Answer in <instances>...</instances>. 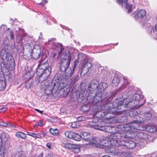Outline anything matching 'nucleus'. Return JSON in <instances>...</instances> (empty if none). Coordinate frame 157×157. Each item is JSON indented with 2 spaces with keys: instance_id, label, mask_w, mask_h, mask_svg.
<instances>
[{
  "instance_id": "f257e3e1",
  "label": "nucleus",
  "mask_w": 157,
  "mask_h": 157,
  "mask_svg": "<svg viewBox=\"0 0 157 157\" xmlns=\"http://www.w3.org/2000/svg\"><path fill=\"white\" fill-rule=\"evenodd\" d=\"M98 139L96 138V139L93 138H90L89 141H88V144H90L94 146L99 147L100 148L105 149L106 152H110L113 154L114 155H117L119 154V155H121V152H115L114 148L112 147H110L109 145V142L108 140L103 139L101 142L99 144V141Z\"/></svg>"
},
{
  "instance_id": "f03ea898",
  "label": "nucleus",
  "mask_w": 157,
  "mask_h": 157,
  "mask_svg": "<svg viewBox=\"0 0 157 157\" xmlns=\"http://www.w3.org/2000/svg\"><path fill=\"white\" fill-rule=\"evenodd\" d=\"M144 122L141 120H136L132 121L129 123L119 126L123 131L136 132L135 130H143L146 129L144 126L138 124H143Z\"/></svg>"
},
{
  "instance_id": "7ed1b4c3",
  "label": "nucleus",
  "mask_w": 157,
  "mask_h": 157,
  "mask_svg": "<svg viewBox=\"0 0 157 157\" xmlns=\"http://www.w3.org/2000/svg\"><path fill=\"white\" fill-rule=\"evenodd\" d=\"M99 88V82L96 80H92L88 85L86 91L88 94V100L90 102H93L95 101L96 93L95 91Z\"/></svg>"
},
{
  "instance_id": "20e7f679",
  "label": "nucleus",
  "mask_w": 157,
  "mask_h": 157,
  "mask_svg": "<svg viewBox=\"0 0 157 157\" xmlns=\"http://www.w3.org/2000/svg\"><path fill=\"white\" fill-rule=\"evenodd\" d=\"M117 90H115L113 92H110L105 93L103 96L100 97L99 99L96 98L95 101L93 102H91L93 104L97 103L98 102L101 101L102 105L101 106H107L108 105H111V101L113 99V97L118 92Z\"/></svg>"
},
{
  "instance_id": "39448f33",
  "label": "nucleus",
  "mask_w": 157,
  "mask_h": 157,
  "mask_svg": "<svg viewBox=\"0 0 157 157\" xmlns=\"http://www.w3.org/2000/svg\"><path fill=\"white\" fill-rule=\"evenodd\" d=\"M127 136L125 133L122 132L121 133H115L111 136L109 140L110 147L113 148L114 146L118 147L119 146V141L121 139L125 138Z\"/></svg>"
},
{
  "instance_id": "423d86ee",
  "label": "nucleus",
  "mask_w": 157,
  "mask_h": 157,
  "mask_svg": "<svg viewBox=\"0 0 157 157\" xmlns=\"http://www.w3.org/2000/svg\"><path fill=\"white\" fill-rule=\"evenodd\" d=\"M44 85L45 86L44 93L47 95L50 94L53 95L54 93H56L58 90H60V88L58 87V85H55L52 83L51 81H47L44 82Z\"/></svg>"
},
{
  "instance_id": "0eeeda50",
  "label": "nucleus",
  "mask_w": 157,
  "mask_h": 157,
  "mask_svg": "<svg viewBox=\"0 0 157 157\" xmlns=\"http://www.w3.org/2000/svg\"><path fill=\"white\" fill-rule=\"evenodd\" d=\"M39 64L37 66L36 71L39 75H40L42 72H45L49 68L50 69V73H51L52 68L50 66H49V64L46 59L42 57L41 59L38 62Z\"/></svg>"
},
{
  "instance_id": "6e6552de",
  "label": "nucleus",
  "mask_w": 157,
  "mask_h": 157,
  "mask_svg": "<svg viewBox=\"0 0 157 157\" xmlns=\"http://www.w3.org/2000/svg\"><path fill=\"white\" fill-rule=\"evenodd\" d=\"M112 106H100V110L98 111H101L102 110H105L104 113L105 115H106L108 113H112L115 115H119L121 114V112L124 111V110H119V109L117 108V107H114L113 105V102L112 103Z\"/></svg>"
},
{
  "instance_id": "1a4fd4ad",
  "label": "nucleus",
  "mask_w": 157,
  "mask_h": 157,
  "mask_svg": "<svg viewBox=\"0 0 157 157\" xmlns=\"http://www.w3.org/2000/svg\"><path fill=\"white\" fill-rule=\"evenodd\" d=\"M28 52L30 54L32 59H39L41 56V49L40 46L38 45H35L33 49L29 48Z\"/></svg>"
},
{
  "instance_id": "9d476101",
  "label": "nucleus",
  "mask_w": 157,
  "mask_h": 157,
  "mask_svg": "<svg viewBox=\"0 0 157 157\" xmlns=\"http://www.w3.org/2000/svg\"><path fill=\"white\" fill-rule=\"evenodd\" d=\"M70 56H68V60L60 59L59 62L57 64V66L59 68L60 71L65 72L69 69L71 62Z\"/></svg>"
},
{
  "instance_id": "9b49d317",
  "label": "nucleus",
  "mask_w": 157,
  "mask_h": 157,
  "mask_svg": "<svg viewBox=\"0 0 157 157\" xmlns=\"http://www.w3.org/2000/svg\"><path fill=\"white\" fill-rule=\"evenodd\" d=\"M144 130H137V131H136L137 132V134L135 136L136 138H138V140H137V142L139 145H143V143L144 141L148 139L149 137H151L150 136L143 131Z\"/></svg>"
},
{
  "instance_id": "f8f14e48",
  "label": "nucleus",
  "mask_w": 157,
  "mask_h": 157,
  "mask_svg": "<svg viewBox=\"0 0 157 157\" xmlns=\"http://www.w3.org/2000/svg\"><path fill=\"white\" fill-rule=\"evenodd\" d=\"M137 143L138 142H135L132 141L121 140L119 141L118 147L119 149L126 148L130 149L135 147L136 145H139Z\"/></svg>"
},
{
  "instance_id": "ddd939ff",
  "label": "nucleus",
  "mask_w": 157,
  "mask_h": 157,
  "mask_svg": "<svg viewBox=\"0 0 157 157\" xmlns=\"http://www.w3.org/2000/svg\"><path fill=\"white\" fill-rule=\"evenodd\" d=\"M72 75H71L70 73L67 72L63 75L60 80L61 82L60 90L66 87L68 84L70 77Z\"/></svg>"
},
{
  "instance_id": "4468645a",
  "label": "nucleus",
  "mask_w": 157,
  "mask_h": 157,
  "mask_svg": "<svg viewBox=\"0 0 157 157\" xmlns=\"http://www.w3.org/2000/svg\"><path fill=\"white\" fill-rule=\"evenodd\" d=\"M135 18L136 20H138L142 23L144 22V19L146 15V12L145 10H138L135 12Z\"/></svg>"
},
{
  "instance_id": "2eb2a0df",
  "label": "nucleus",
  "mask_w": 157,
  "mask_h": 157,
  "mask_svg": "<svg viewBox=\"0 0 157 157\" xmlns=\"http://www.w3.org/2000/svg\"><path fill=\"white\" fill-rule=\"evenodd\" d=\"M50 69H49L44 72L40 73L41 74L39 75L37 73V71H36V74L38 78V82L39 83H42L44 81H45L51 74L50 73Z\"/></svg>"
},
{
  "instance_id": "dca6fc26",
  "label": "nucleus",
  "mask_w": 157,
  "mask_h": 157,
  "mask_svg": "<svg viewBox=\"0 0 157 157\" xmlns=\"http://www.w3.org/2000/svg\"><path fill=\"white\" fill-rule=\"evenodd\" d=\"M128 104V102L126 100L124 99L122 101H118L117 100H115L113 101V105L114 107H117L119 110H122L121 107H125Z\"/></svg>"
},
{
  "instance_id": "f3484780",
  "label": "nucleus",
  "mask_w": 157,
  "mask_h": 157,
  "mask_svg": "<svg viewBox=\"0 0 157 157\" xmlns=\"http://www.w3.org/2000/svg\"><path fill=\"white\" fill-rule=\"evenodd\" d=\"M108 85L107 83L102 82L99 85V88L96 93V98H98L99 99L102 96L104 93V90L108 87Z\"/></svg>"
},
{
  "instance_id": "a211bd4d",
  "label": "nucleus",
  "mask_w": 157,
  "mask_h": 157,
  "mask_svg": "<svg viewBox=\"0 0 157 157\" xmlns=\"http://www.w3.org/2000/svg\"><path fill=\"white\" fill-rule=\"evenodd\" d=\"M144 96L143 95H140L138 94H135L132 97V101H135L136 102V105L141 103L139 105L141 106H142L144 103L141 104L142 102L144 101V103L146 101L143 99Z\"/></svg>"
},
{
  "instance_id": "6ab92c4d",
  "label": "nucleus",
  "mask_w": 157,
  "mask_h": 157,
  "mask_svg": "<svg viewBox=\"0 0 157 157\" xmlns=\"http://www.w3.org/2000/svg\"><path fill=\"white\" fill-rule=\"evenodd\" d=\"M59 46L60 48V53H61V57L60 59H66L68 60V56L69 55H70L71 60V58L73 57V53L71 52H70L69 51H68V54L67 55V53L65 52H62V48H62L63 45L62 44L58 43Z\"/></svg>"
},
{
  "instance_id": "aec40b11",
  "label": "nucleus",
  "mask_w": 157,
  "mask_h": 157,
  "mask_svg": "<svg viewBox=\"0 0 157 157\" xmlns=\"http://www.w3.org/2000/svg\"><path fill=\"white\" fill-rule=\"evenodd\" d=\"M62 145L64 147L69 149V150H72L77 153L79 151V146L77 145L71 144L69 142L66 143H63L62 144Z\"/></svg>"
},
{
  "instance_id": "412c9836",
  "label": "nucleus",
  "mask_w": 157,
  "mask_h": 157,
  "mask_svg": "<svg viewBox=\"0 0 157 157\" xmlns=\"http://www.w3.org/2000/svg\"><path fill=\"white\" fill-rule=\"evenodd\" d=\"M101 120L100 119L97 122H93L91 124L93 127L95 129L102 131V128L106 125L105 123L104 122H101Z\"/></svg>"
},
{
  "instance_id": "4be33fe9",
  "label": "nucleus",
  "mask_w": 157,
  "mask_h": 157,
  "mask_svg": "<svg viewBox=\"0 0 157 157\" xmlns=\"http://www.w3.org/2000/svg\"><path fill=\"white\" fill-rule=\"evenodd\" d=\"M7 59V67L10 70L13 71L15 68V63L13 58L10 56Z\"/></svg>"
},
{
  "instance_id": "5701e85b",
  "label": "nucleus",
  "mask_w": 157,
  "mask_h": 157,
  "mask_svg": "<svg viewBox=\"0 0 157 157\" xmlns=\"http://www.w3.org/2000/svg\"><path fill=\"white\" fill-rule=\"evenodd\" d=\"M83 55L82 54L79 53L78 55V59L75 60L74 61V65L72 67V69L71 68H69L71 70L70 74L71 75H72L73 74L74 72L77 67L78 64L79 63V60H80L81 61L82 60V57H83Z\"/></svg>"
},
{
  "instance_id": "b1692460",
  "label": "nucleus",
  "mask_w": 157,
  "mask_h": 157,
  "mask_svg": "<svg viewBox=\"0 0 157 157\" xmlns=\"http://www.w3.org/2000/svg\"><path fill=\"white\" fill-rule=\"evenodd\" d=\"M9 138V135L6 133L3 132L0 134V147H4L2 145L3 143L6 142Z\"/></svg>"
},
{
  "instance_id": "393cba45",
  "label": "nucleus",
  "mask_w": 157,
  "mask_h": 157,
  "mask_svg": "<svg viewBox=\"0 0 157 157\" xmlns=\"http://www.w3.org/2000/svg\"><path fill=\"white\" fill-rule=\"evenodd\" d=\"M74 94H75L76 95V98L77 99L80 100L81 101H84L85 100H88L87 99L88 96V94H86V95H85L86 94H85L84 93L82 92L81 93H79L78 91L75 92Z\"/></svg>"
},
{
  "instance_id": "a878e982",
  "label": "nucleus",
  "mask_w": 157,
  "mask_h": 157,
  "mask_svg": "<svg viewBox=\"0 0 157 157\" xmlns=\"http://www.w3.org/2000/svg\"><path fill=\"white\" fill-rule=\"evenodd\" d=\"M113 120L115 121L116 123H124L127 121V119L126 117L120 115L114 117Z\"/></svg>"
},
{
  "instance_id": "bb28decb",
  "label": "nucleus",
  "mask_w": 157,
  "mask_h": 157,
  "mask_svg": "<svg viewBox=\"0 0 157 157\" xmlns=\"http://www.w3.org/2000/svg\"><path fill=\"white\" fill-rule=\"evenodd\" d=\"M61 76L60 74L59 73H57L55 75L53 78L51 82L54 83L55 85L57 84L58 85V87L60 88V86H61V82H59V81Z\"/></svg>"
},
{
  "instance_id": "cd10ccee",
  "label": "nucleus",
  "mask_w": 157,
  "mask_h": 157,
  "mask_svg": "<svg viewBox=\"0 0 157 157\" xmlns=\"http://www.w3.org/2000/svg\"><path fill=\"white\" fill-rule=\"evenodd\" d=\"M80 134L81 139H82L87 142L89 141L91 136L90 134L86 132H80Z\"/></svg>"
},
{
  "instance_id": "c85d7f7f",
  "label": "nucleus",
  "mask_w": 157,
  "mask_h": 157,
  "mask_svg": "<svg viewBox=\"0 0 157 157\" xmlns=\"http://www.w3.org/2000/svg\"><path fill=\"white\" fill-rule=\"evenodd\" d=\"M119 2L121 3H125V8L128 10V13H129L132 11V6L129 3H127L128 0H118Z\"/></svg>"
},
{
  "instance_id": "c756f323",
  "label": "nucleus",
  "mask_w": 157,
  "mask_h": 157,
  "mask_svg": "<svg viewBox=\"0 0 157 157\" xmlns=\"http://www.w3.org/2000/svg\"><path fill=\"white\" fill-rule=\"evenodd\" d=\"M115 129L114 127H111L109 126H105L102 128V131H103L105 132H109L111 133H114L116 132H114V130Z\"/></svg>"
},
{
  "instance_id": "7c9ffc66",
  "label": "nucleus",
  "mask_w": 157,
  "mask_h": 157,
  "mask_svg": "<svg viewBox=\"0 0 157 157\" xmlns=\"http://www.w3.org/2000/svg\"><path fill=\"white\" fill-rule=\"evenodd\" d=\"M14 157H27V155L22 151H17L13 153Z\"/></svg>"
},
{
  "instance_id": "2f4dec72",
  "label": "nucleus",
  "mask_w": 157,
  "mask_h": 157,
  "mask_svg": "<svg viewBox=\"0 0 157 157\" xmlns=\"http://www.w3.org/2000/svg\"><path fill=\"white\" fill-rule=\"evenodd\" d=\"M149 25H150L148 28V33L152 36H153L154 35H155L156 34V31L155 28L154 29L153 26H151L150 24H149Z\"/></svg>"
},
{
  "instance_id": "473e14b6",
  "label": "nucleus",
  "mask_w": 157,
  "mask_h": 157,
  "mask_svg": "<svg viewBox=\"0 0 157 157\" xmlns=\"http://www.w3.org/2000/svg\"><path fill=\"white\" fill-rule=\"evenodd\" d=\"M7 151V148L5 147H0V157H4Z\"/></svg>"
},
{
  "instance_id": "72a5a7b5",
  "label": "nucleus",
  "mask_w": 157,
  "mask_h": 157,
  "mask_svg": "<svg viewBox=\"0 0 157 157\" xmlns=\"http://www.w3.org/2000/svg\"><path fill=\"white\" fill-rule=\"evenodd\" d=\"M120 82V79L118 76H115L112 80V84L113 86H118Z\"/></svg>"
},
{
  "instance_id": "f704fd0d",
  "label": "nucleus",
  "mask_w": 157,
  "mask_h": 157,
  "mask_svg": "<svg viewBox=\"0 0 157 157\" xmlns=\"http://www.w3.org/2000/svg\"><path fill=\"white\" fill-rule=\"evenodd\" d=\"M15 136L18 138H21L24 139L26 138V134L21 132H17L15 134Z\"/></svg>"
},
{
  "instance_id": "c9c22d12",
  "label": "nucleus",
  "mask_w": 157,
  "mask_h": 157,
  "mask_svg": "<svg viewBox=\"0 0 157 157\" xmlns=\"http://www.w3.org/2000/svg\"><path fill=\"white\" fill-rule=\"evenodd\" d=\"M79 79V75H76L73 78H72L70 82L71 83V85H73L74 84L77 82Z\"/></svg>"
},
{
  "instance_id": "e433bc0d",
  "label": "nucleus",
  "mask_w": 157,
  "mask_h": 157,
  "mask_svg": "<svg viewBox=\"0 0 157 157\" xmlns=\"http://www.w3.org/2000/svg\"><path fill=\"white\" fill-rule=\"evenodd\" d=\"M72 139L77 141H79L81 140V138L80 137V134H78L77 133L74 132Z\"/></svg>"
},
{
  "instance_id": "4c0bfd02",
  "label": "nucleus",
  "mask_w": 157,
  "mask_h": 157,
  "mask_svg": "<svg viewBox=\"0 0 157 157\" xmlns=\"http://www.w3.org/2000/svg\"><path fill=\"white\" fill-rule=\"evenodd\" d=\"M6 82L3 80L0 79V90H4L6 87Z\"/></svg>"
},
{
  "instance_id": "58836bf2",
  "label": "nucleus",
  "mask_w": 157,
  "mask_h": 157,
  "mask_svg": "<svg viewBox=\"0 0 157 157\" xmlns=\"http://www.w3.org/2000/svg\"><path fill=\"white\" fill-rule=\"evenodd\" d=\"M18 53H21L23 52V48L21 43H18V45L16 47Z\"/></svg>"
},
{
  "instance_id": "ea45409f",
  "label": "nucleus",
  "mask_w": 157,
  "mask_h": 157,
  "mask_svg": "<svg viewBox=\"0 0 157 157\" xmlns=\"http://www.w3.org/2000/svg\"><path fill=\"white\" fill-rule=\"evenodd\" d=\"M145 127L146 129L144 130H145V129H146L148 131V132L150 133L154 132L156 131V129L153 126H148L146 128Z\"/></svg>"
},
{
  "instance_id": "a19ab883",
  "label": "nucleus",
  "mask_w": 157,
  "mask_h": 157,
  "mask_svg": "<svg viewBox=\"0 0 157 157\" xmlns=\"http://www.w3.org/2000/svg\"><path fill=\"white\" fill-rule=\"evenodd\" d=\"M74 132L70 131L66 132L65 133V135L66 137L69 139H72L73 138V136L74 134Z\"/></svg>"
},
{
  "instance_id": "79ce46f5",
  "label": "nucleus",
  "mask_w": 157,
  "mask_h": 157,
  "mask_svg": "<svg viewBox=\"0 0 157 157\" xmlns=\"http://www.w3.org/2000/svg\"><path fill=\"white\" fill-rule=\"evenodd\" d=\"M49 131L54 136L57 135L59 133V132L57 129L51 128L49 129Z\"/></svg>"
},
{
  "instance_id": "37998d69",
  "label": "nucleus",
  "mask_w": 157,
  "mask_h": 157,
  "mask_svg": "<svg viewBox=\"0 0 157 157\" xmlns=\"http://www.w3.org/2000/svg\"><path fill=\"white\" fill-rule=\"evenodd\" d=\"M138 112L135 110H133L129 112V115L131 117H134L138 115Z\"/></svg>"
},
{
  "instance_id": "c03bdc74",
  "label": "nucleus",
  "mask_w": 157,
  "mask_h": 157,
  "mask_svg": "<svg viewBox=\"0 0 157 157\" xmlns=\"http://www.w3.org/2000/svg\"><path fill=\"white\" fill-rule=\"evenodd\" d=\"M145 117L146 120H150L151 118L152 115L149 112L145 114Z\"/></svg>"
},
{
  "instance_id": "a18cd8bd",
  "label": "nucleus",
  "mask_w": 157,
  "mask_h": 157,
  "mask_svg": "<svg viewBox=\"0 0 157 157\" xmlns=\"http://www.w3.org/2000/svg\"><path fill=\"white\" fill-rule=\"evenodd\" d=\"M1 67L2 69H5L7 68V65H6V62L3 61L1 63Z\"/></svg>"
},
{
  "instance_id": "49530a36",
  "label": "nucleus",
  "mask_w": 157,
  "mask_h": 157,
  "mask_svg": "<svg viewBox=\"0 0 157 157\" xmlns=\"http://www.w3.org/2000/svg\"><path fill=\"white\" fill-rule=\"evenodd\" d=\"M82 72L86 73L89 71V69L85 67V66L83 64L82 65Z\"/></svg>"
},
{
  "instance_id": "de8ad7c7",
  "label": "nucleus",
  "mask_w": 157,
  "mask_h": 157,
  "mask_svg": "<svg viewBox=\"0 0 157 157\" xmlns=\"http://www.w3.org/2000/svg\"><path fill=\"white\" fill-rule=\"evenodd\" d=\"M84 65L85 66V67H86V68H88L89 69L92 66L91 63L89 62H86V63H85Z\"/></svg>"
},
{
  "instance_id": "09e8293b",
  "label": "nucleus",
  "mask_w": 157,
  "mask_h": 157,
  "mask_svg": "<svg viewBox=\"0 0 157 157\" xmlns=\"http://www.w3.org/2000/svg\"><path fill=\"white\" fill-rule=\"evenodd\" d=\"M71 127L73 128H75L77 127V124L76 122H72L71 125Z\"/></svg>"
},
{
  "instance_id": "8fccbe9b",
  "label": "nucleus",
  "mask_w": 157,
  "mask_h": 157,
  "mask_svg": "<svg viewBox=\"0 0 157 157\" xmlns=\"http://www.w3.org/2000/svg\"><path fill=\"white\" fill-rule=\"evenodd\" d=\"M10 37L11 39L13 40L14 39V35L13 32V31H10Z\"/></svg>"
},
{
  "instance_id": "3c124183",
  "label": "nucleus",
  "mask_w": 157,
  "mask_h": 157,
  "mask_svg": "<svg viewBox=\"0 0 157 157\" xmlns=\"http://www.w3.org/2000/svg\"><path fill=\"white\" fill-rule=\"evenodd\" d=\"M1 56H2V59L3 60H5L6 59H7V54L6 53H4V55H2V54H1Z\"/></svg>"
},
{
  "instance_id": "603ef678",
  "label": "nucleus",
  "mask_w": 157,
  "mask_h": 157,
  "mask_svg": "<svg viewBox=\"0 0 157 157\" xmlns=\"http://www.w3.org/2000/svg\"><path fill=\"white\" fill-rule=\"evenodd\" d=\"M84 119L85 117L83 116H80L78 117L77 118V120L79 121H83L84 120Z\"/></svg>"
},
{
  "instance_id": "864d4df0",
  "label": "nucleus",
  "mask_w": 157,
  "mask_h": 157,
  "mask_svg": "<svg viewBox=\"0 0 157 157\" xmlns=\"http://www.w3.org/2000/svg\"><path fill=\"white\" fill-rule=\"evenodd\" d=\"M8 124L5 122H0V126H2L4 127L7 126Z\"/></svg>"
},
{
  "instance_id": "5fc2aeb1",
  "label": "nucleus",
  "mask_w": 157,
  "mask_h": 157,
  "mask_svg": "<svg viewBox=\"0 0 157 157\" xmlns=\"http://www.w3.org/2000/svg\"><path fill=\"white\" fill-rule=\"evenodd\" d=\"M95 66L96 67H97L98 68H100L101 67V66L100 64L99 63H98V62H95Z\"/></svg>"
},
{
  "instance_id": "6e6d98bb",
  "label": "nucleus",
  "mask_w": 157,
  "mask_h": 157,
  "mask_svg": "<svg viewBox=\"0 0 157 157\" xmlns=\"http://www.w3.org/2000/svg\"><path fill=\"white\" fill-rule=\"evenodd\" d=\"M43 121L42 120L38 122V125H39L41 127L43 126Z\"/></svg>"
},
{
  "instance_id": "4d7b16f0",
  "label": "nucleus",
  "mask_w": 157,
  "mask_h": 157,
  "mask_svg": "<svg viewBox=\"0 0 157 157\" xmlns=\"http://www.w3.org/2000/svg\"><path fill=\"white\" fill-rule=\"evenodd\" d=\"M46 146L49 148H50L51 147V144L49 143H48L46 145Z\"/></svg>"
},
{
  "instance_id": "13d9d810",
  "label": "nucleus",
  "mask_w": 157,
  "mask_h": 157,
  "mask_svg": "<svg viewBox=\"0 0 157 157\" xmlns=\"http://www.w3.org/2000/svg\"><path fill=\"white\" fill-rule=\"evenodd\" d=\"M35 110L36 111L38 112V113H40V114H42L43 113V111H40V110L37 109H35Z\"/></svg>"
},
{
  "instance_id": "bf43d9fd",
  "label": "nucleus",
  "mask_w": 157,
  "mask_h": 157,
  "mask_svg": "<svg viewBox=\"0 0 157 157\" xmlns=\"http://www.w3.org/2000/svg\"><path fill=\"white\" fill-rule=\"evenodd\" d=\"M60 111L61 113H64L65 112V109L63 108H60Z\"/></svg>"
},
{
  "instance_id": "052dcab7",
  "label": "nucleus",
  "mask_w": 157,
  "mask_h": 157,
  "mask_svg": "<svg viewBox=\"0 0 157 157\" xmlns=\"http://www.w3.org/2000/svg\"><path fill=\"white\" fill-rule=\"evenodd\" d=\"M41 134H42L43 135V136L44 137V136H45L46 135V132H44L43 131L41 132Z\"/></svg>"
},
{
  "instance_id": "680f3d73",
  "label": "nucleus",
  "mask_w": 157,
  "mask_h": 157,
  "mask_svg": "<svg viewBox=\"0 0 157 157\" xmlns=\"http://www.w3.org/2000/svg\"><path fill=\"white\" fill-rule=\"evenodd\" d=\"M33 133L29 132H27V134L28 135L30 136H32V134Z\"/></svg>"
},
{
  "instance_id": "e2e57ef3",
  "label": "nucleus",
  "mask_w": 157,
  "mask_h": 157,
  "mask_svg": "<svg viewBox=\"0 0 157 157\" xmlns=\"http://www.w3.org/2000/svg\"><path fill=\"white\" fill-rule=\"evenodd\" d=\"M42 136L40 135L37 134H36V137L40 138Z\"/></svg>"
},
{
  "instance_id": "0e129e2a",
  "label": "nucleus",
  "mask_w": 157,
  "mask_h": 157,
  "mask_svg": "<svg viewBox=\"0 0 157 157\" xmlns=\"http://www.w3.org/2000/svg\"><path fill=\"white\" fill-rule=\"evenodd\" d=\"M7 48H6V49L7 50L8 52H9L10 51V46H8V44H7Z\"/></svg>"
},
{
  "instance_id": "69168bd1",
  "label": "nucleus",
  "mask_w": 157,
  "mask_h": 157,
  "mask_svg": "<svg viewBox=\"0 0 157 157\" xmlns=\"http://www.w3.org/2000/svg\"><path fill=\"white\" fill-rule=\"evenodd\" d=\"M36 133H33V134H32V136H33V137H36Z\"/></svg>"
},
{
  "instance_id": "338daca9",
  "label": "nucleus",
  "mask_w": 157,
  "mask_h": 157,
  "mask_svg": "<svg viewBox=\"0 0 157 157\" xmlns=\"http://www.w3.org/2000/svg\"><path fill=\"white\" fill-rule=\"evenodd\" d=\"M155 29L156 31V33L157 34V24L155 25Z\"/></svg>"
},
{
  "instance_id": "774afa93",
  "label": "nucleus",
  "mask_w": 157,
  "mask_h": 157,
  "mask_svg": "<svg viewBox=\"0 0 157 157\" xmlns=\"http://www.w3.org/2000/svg\"><path fill=\"white\" fill-rule=\"evenodd\" d=\"M42 1L44 3H46L48 2V1L47 0H43Z\"/></svg>"
}]
</instances>
